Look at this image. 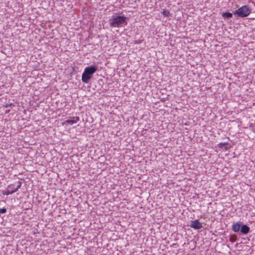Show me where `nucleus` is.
<instances>
[{"label": "nucleus", "instance_id": "obj_1", "mask_svg": "<svg viewBox=\"0 0 255 255\" xmlns=\"http://www.w3.org/2000/svg\"><path fill=\"white\" fill-rule=\"evenodd\" d=\"M97 68L94 66L86 67L82 75V81L85 83L89 82L93 74L96 72Z\"/></svg>", "mask_w": 255, "mask_h": 255}, {"label": "nucleus", "instance_id": "obj_2", "mask_svg": "<svg viewBox=\"0 0 255 255\" xmlns=\"http://www.w3.org/2000/svg\"><path fill=\"white\" fill-rule=\"evenodd\" d=\"M126 17L123 16H117L110 20V25L114 27H123L127 25Z\"/></svg>", "mask_w": 255, "mask_h": 255}, {"label": "nucleus", "instance_id": "obj_3", "mask_svg": "<svg viewBox=\"0 0 255 255\" xmlns=\"http://www.w3.org/2000/svg\"><path fill=\"white\" fill-rule=\"evenodd\" d=\"M252 11V9L247 5H244L236 10L234 14L239 17H244L248 16Z\"/></svg>", "mask_w": 255, "mask_h": 255}, {"label": "nucleus", "instance_id": "obj_4", "mask_svg": "<svg viewBox=\"0 0 255 255\" xmlns=\"http://www.w3.org/2000/svg\"><path fill=\"white\" fill-rule=\"evenodd\" d=\"M190 227L194 229H200L202 228V224L199 222L198 220L192 221L190 224Z\"/></svg>", "mask_w": 255, "mask_h": 255}, {"label": "nucleus", "instance_id": "obj_5", "mask_svg": "<svg viewBox=\"0 0 255 255\" xmlns=\"http://www.w3.org/2000/svg\"><path fill=\"white\" fill-rule=\"evenodd\" d=\"M80 120V118L79 117H74L72 118V119L71 120H67L65 121L64 122L62 123V125H64V124H69L70 125H72L74 124L77 123L78 122H79Z\"/></svg>", "mask_w": 255, "mask_h": 255}, {"label": "nucleus", "instance_id": "obj_6", "mask_svg": "<svg viewBox=\"0 0 255 255\" xmlns=\"http://www.w3.org/2000/svg\"><path fill=\"white\" fill-rule=\"evenodd\" d=\"M21 186V183L19 182L18 185L16 187H15L13 190H6L2 192V194L3 195H8L9 194H12L14 193V192H16L18 189Z\"/></svg>", "mask_w": 255, "mask_h": 255}, {"label": "nucleus", "instance_id": "obj_7", "mask_svg": "<svg viewBox=\"0 0 255 255\" xmlns=\"http://www.w3.org/2000/svg\"><path fill=\"white\" fill-rule=\"evenodd\" d=\"M241 223L240 222H236V223L234 224L232 226V230L234 232H238L240 229L241 228Z\"/></svg>", "mask_w": 255, "mask_h": 255}, {"label": "nucleus", "instance_id": "obj_8", "mask_svg": "<svg viewBox=\"0 0 255 255\" xmlns=\"http://www.w3.org/2000/svg\"><path fill=\"white\" fill-rule=\"evenodd\" d=\"M241 232L243 234H247L250 232V228L246 225H244L241 227Z\"/></svg>", "mask_w": 255, "mask_h": 255}, {"label": "nucleus", "instance_id": "obj_9", "mask_svg": "<svg viewBox=\"0 0 255 255\" xmlns=\"http://www.w3.org/2000/svg\"><path fill=\"white\" fill-rule=\"evenodd\" d=\"M227 145H228V143L227 142H221L220 143L218 144V147H220V148H222V147L223 146H225V150H227L228 149L230 148V147H228L227 146Z\"/></svg>", "mask_w": 255, "mask_h": 255}, {"label": "nucleus", "instance_id": "obj_10", "mask_svg": "<svg viewBox=\"0 0 255 255\" xmlns=\"http://www.w3.org/2000/svg\"><path fill=\"white\" fill-rule=\"evenodd\" d=\"M223 17L225 18H230L233 16V14L231 12H223L222 14Z\"/></svg>", "mask_w": 255, "mask_h": 255}, {"label": "nucleus", "instance_id": "obj_11", "mask_svg": "<svg viewBox=\"0 0 255 255\" xmlns=\"http://www.w3.org/2000/svg\"><path fill=\"white\" fill-rule=\"evenodd\" d=\"M162 14L165 16H169L170 15V12L169 11L163 10L162 11Z\"/></svg>", "mask_w": 255, "mask_h": 255}, {"label": "nucleus", "instance_id": "obj_12", "mask_svg": "<svg viewBox=\"0 0 255 255\" xmlns=\"http://www.w3.org/2000/svg\"><path fill=\"white\" fill-rule=\"evenodd\" d=\"M6 211V209L5 208H1V209H0V214L1 213V214H3V213H5Z\"/></svg>", "mask_w": 255, "mask_h": 255}, {"label": "nucleus", "instance_id": "obj_13", "mask_svg": "<svg viewBox=\"0 0 255 255\" xmlns=\"http://www.w3.org/2000/svg\"><path fill=\"white\" fill-rule=\"evenodd\" d=\"M11 104H6L5 105H4V107L5 108H7L8 107H9Z\"/></svg>", "mask_w": 255, "mask_h": 255}, {"label": "nucleus", "instance_id": "obj_14", "mask_svg": "<svg viewBox=\"0 0 255 255\" xmlns=\"http://www.w3.org/2000/svg\"><path fill=\"white\" fill-rule=\"evenodd\" d=\"M12 186V185H9L8 187H11V186Z\"/></svg>", "mask_w": 255, "mask_h": 255}]
</instances>
